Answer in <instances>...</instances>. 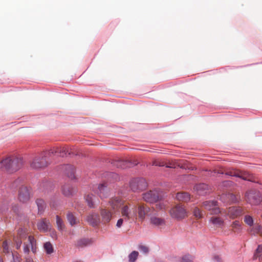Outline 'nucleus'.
I'll return each instance as SVG.
<instances>
[{
  "label": "nucleus",
  "instance_id": "1",
  "mask_svg": "<svg viewBox=\"0 0 262 262\" xmlns=\"http://www.w3.org/2000/svg\"><path fill=\"white\" fill-rule=\"evenodd\" d=\"M23 163V159L20 157L9 156L0 162V169L13 173L19 169Z\"/></svg>",
  "mask_w": 262,
  "mask_h": 262
},
{
  "label": "nucleus",
  "instance_id": "2",
  "mask_svg": "<svg viewBox=\"0 0 262 262\" xmlns=\"http://www.w3.org/2000/svg\"><path fill=\"white\" fill-rule=\"evenodd\" d=\"M48 156H50L48 151H43L39 155L35 156L30 163L31 167L38 169L47 167L49 164L47 160Z\"/></svg>",
  "mask_w": 262,
  "mask_h": 262
},
{
  "label": "nucleus",
  "instance_id": "3",
  "mask_svg": "<svg viewBox=\"0 0 262 262\" xmlns=\"http://www.w3.org/2000/svg\"><path fill=\"white\" fill-rule=\"evenodd\" d=\"M171 217L178 221L185 219L188 215L187 211L185 207L180 204L173 207L170 210Z\"/></svg>",
  "mask_w": 262,
  "mask_h": 262
},
{
  "label": "nucleus",
  "instance_id": "4",
  "mask_svg": "<svg viewBox=\"0 0 262 262\" xmlns=\"http://www.w3.org/2000/svg\"><path fill=\"white\" fill-rule=\"evenodd\" d=\"M245 199L248 203L252 205H258L262 201L260 193L255 190H251L246 192Z\"/></svg>",
  "mask_w": 262,
  "mask_h": 262
},
{
  "label": "nucleus",
  "instance_id": "5",
  "mask_svg": "<svg viewBox=\"0 0 262 262\" xmlns=\"http://www.w3.org/2000/svg\"><path fill=\"white\" fill-rule=\"evenodd\" d=\"M129 186L133 191L136 192L145 189L147 184L143 178H135L130 181Z\"/></svg>",
  "mask_w": 262,
  "mask_h": 262
},
{
  "label": "nucleus",
  "instance_id": "6",
  "mask_svg": "<svg viewBox=\"0 0 262 262\" xmlns=\"http://www.w3.org/2000/svg\"><path fill=\"white\" fill-rule=\"evenodd\" d=\"M203 205L206 209L210 211V214L217 215L221 213L217 201H206L203 202Z\"/></svg>",
  "mask_w": 262,
  "mask_h": 262
},
{
  "label": "nucleus",
  "instance_id": "7",
  "mask_svg": "<svg viewBox=\"0 0 262 262\" xmlns=\"http://www.w3.org/2000/svg\"><path fill=\"white\" fill-rule=\"evenodd\" d=\"M159 198V192L156 190H150L143 194V199L149 203L157 202Z\"/></svg>",
  "mask_w": 262,
  "mask_h": 262
},
{
  "label": "nucleus",
  "instance_id": "8",
  "mask_svg": "<svg viewBox=\"0 0 262 262\" xmlns=\"http://www.w3.org/2000/svg\"><path fill=\"white\" fill-rule=\"evenodd\" d=\"M227 215L231 219H234L242 216L244 213V210L241 207L232 206L228 208Z\"/></svg>",
  "mask_w": 262,
  "mask_h": 262
},
{
  "label": "nucleus",
  "instance_id": "9",
  "mask_svg": "<svg viewBox=\"0 0 262 262\" xmlns=\"http://www.w3.org/2000/svg\"><path fill=\"white\" fill-rule=\"evenodd\" d=\"M50 156L51 155H57L60 157H64L67 154H70L69 149L67 147H53L48 151Z\"/></svg>",
  "mask_w": 262,
  "mask_h": 262
},
{
  "label": "nucleus",
  "instance_id": "10",
  "mask_svg": "<svg viewBox=\"0 0 262 262\" xmlns=\"http://www.w3.org/2000/svg\"><path fill=\"white\" fill-rule=\"evenodd\" d=\"M97 194L101 198H106L109 195V189L107 188L106 183L104 182L98 186L96 191Z\"/></svg>",
  "mask_w": 262,
  "mask_h": 262
},
{
  "label": "nucleus",
  "instance_id": "11",
  "mask_svg": "<svg viewBox=\"0 0 262 262\" xmlns=\"http://www.w3.org/2000/svg\"><path fill=\"white\" fill-rule=\"evenodd\" d=\"M100 213L101 217V222L103 224H108L112 219L113 214L111 211L106 208H101Z\"/></svg>",
  "mask_w": 262,
  "mask_h": 262
},
{
  "label": "nucleus",
  "instance_id": "12",
  "mask_svg": "<svg viewBox=\"0 0 262 262\" xmlns=\"http://www.w3.org/2000/svg\"><path fill=\"white\" fill-rule=\"evenodd\" d=\"M18 199L23 203H26L30 199V194L27 187L22 186L19 190Z\"/></svg>",
  "mask_w": 262,
  "mask_h": 262
},
{
  "label": "nucleus",
  "instance_id": "13",
  "mask_svg": "<svg viewBox=\"0 0 262 262\" xmlns=\"http://www.w3.org/2000/svg\"><path fill=\"white\" fill-rule=\"evenodd\" d=\"M108 204L111 206L112 210L116 212L122 206L123 201L118 198H114L110 199Z\"/></svg>",
  "mask_w": 262,
  "mask_h": 262
},
{
  "label": "nucleus",
  "instance_id": "14",
  "mask_svg": "<svg viewBox=\"0 0 262 262\" xmlns=\"http://www.w3.org/2000/svg\"><path fill=\"white\" fill-rule=\"evenodd\" d=\"M86 221L94 227L98 226L100 223V219L99 214L95 212L90 214L86 217Z\"/></svg>",
  "mask_w": 262,
  "mask_h": 262
},
{
  "label": "nucleus",
  "instance_id": "15",
  "mask_svg": "<svg viewBox=\"0 0 262 262\" xmlns=\"http://www.w3.org/2000/svg\"><path fill=\"white\" fill-rule=\"evenodd\" d=\"M61 169L69 178L71 179L75 178V168L73 166L69 164L63 165L61 166Z\"/></svg>",
  "mask_w": 262,
  "mask_h": 262
},
{
  "label": "nucleus",
  "instance_id": "16",
  "mask_svg": "<svg viewBox=\"0 0 262 262\" xmlns=\"http://www.w3.org/2000/svg\"><path fill=\"white\" fill-rule=\"evenodd\" d=\"M226 175L229 176L231 177H235L237 178H240L244 180L253 181L252 174L249 173H245L243 175H240L237 172L234 171H229L226 172Z\"/></svg>",
  "mask_w": 262,
  "mask_h": 262
},
{
  "label": "nucleus",
  "instance_id": "17",
  "mask_svg": "<svg viewBox=\"0 0 262 262\" xmlns=\"http://www.w3.org/2000/svg\"><path fill=\"white\" fill-rule=\"evenodd\" d=\"M194 189L198 194L200 195H206L208 191V185L205 183L196 184L194 187Z\"/></svg>",
  "mask_w": 262,
  "mask_h": 262
},
{
  "label": "nucleus",
  "instance_id": "18",
  "mask_svg": "<svg viewBox=\"0 0 262 262\" xmlns=\"http://www.w3.org/2000/svg\"><path fill=\"white\" fill-rule=\"evenodd\" d=\"M150 208L144 205H140L138 207V212L139 218L143 220L146 215H149Z\"/></svg>",
  "mask_w": 262,
  "mask_h": 262
},
{
  "label": "nucleus",
  "instance_id": "19",
  "mask_svg": "<svg viewBox=\"0 0 262 262\" xmlns=\"http://www.w3.org/2000/svg\"><path fill=\"white\" fill-rule=\"evenodd\" d=\"M50 226V222L46 219H43L37 224L38 229L40 231L46 232L48 230Z\"/></svg>",
  "mask_w": 262,
  "mask_h": 262
},
{
  "label": "nucleus",
  "instance_id": "20",
  "mask_svg": "<svg viewBox=\"0 0 262 262\" xmlns=\"http://www.w3.org/2000/svg\"><path fill=\"white\" fill-rule=\"evenodd\" d=\"M209 223L217 227H221L224 225V220L219 216H212L210 219Z\"/></svg>",
  "mask_w": 262,
  "mask_h": 262
},
{
  "label": "nucleus",
  "instance_id": "21",
  "mask_svg": "<svg viewBox=\"0 0 262 262\" xmlns=\"http://www.w3.org/2000/svg\"><path fill=\"white\" fill-rule=\"evenodd\" d=\"M121 212L122 216L124 217V220L125 221H128L130 219L131 211L127 205H125L122 206L121 209Z\"/></svg>",
  "mask_w": 262,
  "mask_h": 262
},
{
  "label": "nucleus",
  "instance_id": "22",
  "mask_svg": "<svg viewBox=\"0 0 262 262\" xmlns=\"http://www.w3.org/2000/svg\"><path fill=\"white\" fill-rule=\"evenodd\" d=\"M85 200L88 205L90 208H94L96 197L93 194H88L85 196Z\"/></svg>",
  "mask_w": 262,
  "mask_h": 262
},
{
  "label": "nucleus",
  "instance_id": "23",
  "mask_svg": "<svg viewBox=\"0 0 262 262\" xmlns=\"http://www.w3.org/2000/svg\"><path fill=\"white\" fill-rule=\"evenodd\" d=\"M176 198L179 201L187 202L190 200V195L187 192H181L177 193Z\"/></svg>",
  "mask_w": 262,
  "mask_h": 262
},
{
  "label": "nucleus",
  "instance_id": "24",
  "mask_svg": "<svg viewBox=\"0 0 262 262\" xmlns=\"http://www.w3.org/2000/svg\"><path fill=\"white\" fill-rule=\"evenodd\" d=\"M104 177L106 178L107 181L110 183L114 182L119 180L118 174L115 172H106L104 173Z\"/></svg>",
  "mask_w": 262,
  "mask_h": 262
},
{
  "label": "nucleus",
  "instance_id": "25",
  "mask_svg": "<svg viewBox=\"0 0 262 262\" xmlns=\"http://www.w3.org/2000/svg\"><path fill=\"white\" fill-rule=\"evenodd\" d=\"M62 191L65 196H69L73 194L74 188L69 184H67L62 187Z\"/></svg>",
  "mask_w": 262,
  "mask_h": 262
},
{
  "label": "nucleus",
  "instance_id": "26",
  "mask_svg": "<svg viewBox=\"0 0 262 262\" xmlns=\"http://www.w3.org/2000/svg\"><path fill=\"white\" fill-rule=\"evenodd\" d=\"M67 218L68 221L72 226L77 224L79 222V221L77 220L76 217L74 215V214L71 212H69L67 213Z\"/></svg>",
  "mask_w": 262,
  "mask_h": 262
},
{
  "label": "nucleus",
  "instance_id": "27",
  "mask_svg": "<svg viewBox=\"0 0 262 262\" xmlns=\"http://www.w3.org/2000/svg\"><path fill=\"white\" fill-rule=\"evenodd\" d=\"M150 223L155 226H162L165 225V221L164 219L153 216L150 218Z\"/></svg>",
  "mask_w": 262,
  "mask_h": 262
},
{
  "label": "nucleus",
  "instance_id": "28",
  "mask_svg": "<svg viewBox=\"0 0 262 262\" xmlns=\"http://www.w3.org/2000/svg\"><path fill=\"white\" fill-rule=\"evenodd\" d=\"M28 241L30 245H31L32 252L34 254L36 253L37 251V244L36 239L34 236L29 235L28 236Z\"/></svg>",
  "mask_w": 262,
  "mask_h": 262
},
{
  "label": "nucleus",
  "instance_id": "29",
  "mask_svg": "<svg viewBox=\"0 0 262 262\" xmlns=\"http://www.w3.org/2000/svg\"><path fill=\"white\" fill-rule=\"evenodd\" d=\"M228 203H237L241 200L240 196H236L233 193H228Z\"/></svg>",
  "mask_w": 262,
  "mask_h": 262
},
{
  "label": "nucleus",
  "instance_id": "30",
  "mask_svg": "<svg viewBox=\"0 0 262 262\" xmlns=\"http://www.w3.org/2000/svg\"><path fill=\"white\" fill-rule=\"evenodd\" d=\"M36 203L38 207V213L41 214L44 211L46 207V204L42 199H37Z\"/></svg>",
  "mask_w": 262,
  "mask_h": 262
},
{
  "label": "nucleus",
  "instance_id": "31",
  "mask_svg": "<svg viewBox=\"0 0 262 262\" xmlns=\"http://www.w3.org/2000/svg\"><path fill=\"white\" fill-rule=\"evenodd\" d=\"M56 223L58 230L60 232H62L65 229V225L59 215H56Z\"/></svg>",
  "mask_w": 262,
  "mask_h": 262
},
{
  "label": "nucleus",
  "instance_id": "32",
  "mask_svg": "<svg viewBox=\"0 0 262 262\" xmlns=\"http://www.w3.org/2000/svg\"><path fill=\"white\" fill-rule=\"evenodd\" d=\"M91 244V239L89 238H82L78 240L76 246L78 248L83 247Z\"/></svg>",
  "mask_w": 262,
  "mask_h": 262
},
{
  "label": "nucleus",
  "instance_id": "33",
  "mask_svg": "<svg viewBox=\"0 0 262 262\" xmlns=\"http://www.w3.org/2000/svg\"><path fill=\"white\" fill-rule=\"evenodd\" d=\"M116 164L117 167L121 168H125L130 167L132 165L130 162L122 160L117 161Z\"/></svg>",
  "mask_w": 262,
  "mask_h": 262
},
{
  "label": "nucleus",
  "instance_id": "34",
  "mask_svg": "<svg viewBox=\"0 0 262 262\" xmlns=\"http://www.w3.org/2000/svg\"><path fill=\"white\" fill-rule=\"evenodd\" d=\"M231 227L232 228V230L234 232L239 233L242 231V226L239 222L238 221H234Z\"/></svg>",
  "mask_w": 262,
  "mask_h": 262
},
{
  "label": "nucleus",
  "instance_id": "35",
  "mask_svg": "<svg viewBox=\"0 0 262 262\" xmlns=\"http://www.w3.org/2000/svg\"><path fill=\"white\" fill-rule=\"evenodd\" d=\"M43 248L47 254H51L54 252L53 246L49 242L44 244Z\"/></svg>",
  "mask_w": 262,
  "mask_h": 262
},
{
  "label": "nucleus",
  "instance_id": "36",
  "mask_svg": "<svg viewBox=\"0 0 262 262\" xmlns=\"http://www.w3.org/2000/svg\"><path fill=\"white\" fill-rule=\"evenodd\" d=\"M194 258V256L187 254L181 257L180 262H193Z\"/></svg>",
  "mask_w": 262,
  "mask_h": 262
},
{
  "label": "nucleus",
  "instance_id": "37",
  "mask_svg": "<svg viewBox=\"0 0 262 262\" xmlns=\"http://www.w3.org/2000/svg\"><path fill=\"white\" fill-rule=\"evenodd\" d=\"M27 231L23 228H19L17 231V237L21 239H26L27 237Z\"/></svg>",
  "mask_w": 262,
  "mask_h": 262
},
{
  "label": "nucleus",
  "instance_id": "38",
  "mask_svg": "<svg viewBox=\"0 0 262 262\" xmlns=\"http://www.w3.org/2000/svg\"><path fill=\"white\" fill-rule=\"evenodd\" d=\"M193 214L197 219H200L203 217V214L201 210L198 207H195L193 210Z\"/></svg>",
  "mask_w": 262,
  "mask_h": 262
},
{
  "label": "nucleus",
  "instance_id": "39",
  "mask_svg": "<svg viewBox=\"0 0 262 262\" xmlns=\"http://www.w3.org/2000/svg\"><path fill=\"white\" fill-rule=\"evenodd\" d=\"M138 256V252L136 251H133L131 253L128 255L129 261V262H135Z\"/></svg>",
  "mask_w": 262,
  "mask_h": 262
},
{
  "label": "nucleus",
  "instance_id": "40",
  "mask_svg": "<svg viewBox=\"0 0 262 262\" xmlns=\"http://www.w3.org/2000/svg\"><path fill=\"white\" fill-rule=\"evenodd\" d=\"M244 222L250 226H252L253 224V218L250 215H245L244 217Z\"/></svg>",
  "mask_w": 262,
  "mask_h": 262
},
{
  "label": "nucleus",
  "instance_id": "41",
  "mask_svg": "<svg viewBox=\"0 0 262 262\" xmlns=\"http://www.w3.org/2000/svg\"><path fill=\"white\" fill-rule=\"evenodd\" d=\"M262 253V246L261 245H258L255 252L254 254V258L257 259V257H259L261 256V254Z\"/></svg>",
  "mask_w": 262,
  "mask_h": 262
},
{
  "label": "nucleus",
  "instance_id": "42",
  "mask_svg": "<svg viewBox=\"0 0 262 262\" xmlns=\"http://www.w3.org/2000/svg\"><path fill=\"white\" fill-rule=\"evenodd\" d=\"M13 241L16 245V248L17 249H19L21 247L22 244V241L21 238H19L17 237L14 236L13 238Z\"/></svg>",
  "mask_w": 262,
  "mask_h": 262
},
{
  "label": "nucleus",
  "instance_id": "43",
  "mask_svg": "<svg viewBox=\"0 0 262 262\" xmlns=\"http://www.w3.org/2000/svg\"><path fill=\"white\" fill-rule=\"evenodd\" d=\"M2 247H3V251L4 253H5V254H8L9 253V252H10L8 244L7 241H5L3 242Z\"/></svg>",
  "mask_w": 262,
  "mask_h": 262
},
{
  "label": "nucleus",
  "instance_id": "44",
  "mask_svg": "<svg viewBox=\"0 0 262 262\" xmlns=\"http://www.w3.org/2000/svg\"><path fill=\"white\" fill-rule=\"evenodd\" d=\"M156 206V208L158 210L164 209L165 208V206H166L165 203L163 202H157Z\"/></svg>",
  "mask_w": 262,
  "mask_h": 262
},
{
  "label": "nucleus",
  "instance_id": "45",
  "mask_svg": "<svg viewBox=\"0 0 262 262\" xmlns=\"http://www.w3.org/2000/svg\"><path fill=\"white\" fill-rule=\"evenodd\" d=\"M228 193H223L220 195V200L224 203H228Z\"/></svg>",
  "mask_w": 262,
  "mask_h": 262
},
{
  "label": "nucleus",
  "instance_id": "46",
  "mask_svg": "<svg viewBox=\"0 0 262 262\" xmlns=\"http://www.w3.org/2000/svg\"><path fill=\"white\" fill-rule=\"evenodd\" d=\"M233 184V182L231 181H224L222 184L221 186L222 187H230L232 186Z\"/></svg>",
  "mask_w": 262,
  "mask_h": 262
},
{
  "label": "nucleus",
  "instance_id": "47",
  "mask_svg": "<svg viewBox=\"0 0 262 262\" xmlns=\"http://www.w3.org/2000/svg\"><path fill=\"white\" fill-rule=\"evenodd\" d=\"M139 250L143 252L144 253H147L149 251V250H148V247H147L146 246H143V245H140L139 246Z\"/></svg>",
  "mask_w": 262,
  "mask_h": 262
},
{
  "label": "nucleus",
  "instance_id": "48",
  "mask_svg": "<svg viewBox=\"0 0 262 262\" xmlns=\"http://www.w3.org/2000/svg\"><path fill=\"white\" fill-rule=\"evenodd\" d=\"M23 250H24V252L25 254H28L30 252L29 246L27 244H26L25 243L24 244Z\"/></svg>",
  "mask_w": 262,
  "mask_h": 262
},
{
  "label": "nucleus",
  "instance_id": "49",
  "mask_svg": "<svg viewBox=\"0 0 262 262\" xmlns=\"http://www.w3.org/2000/svg\"><path fill=\"white\" fill-rule=\"evenodd\" d=\"M212 259L214 262H223L222 257L218 255H214Z\"/></svg>",
  "mask_w": 262,
  "mask_h": 262
},
{
  "label": "nucleus",
  "instance_id": "50",
  "mask_svg": "<svg viewBox=\"0 0 262 262\" xmlns=\"http://www.w3.org/2000/svg\"><path fill=\"white\" fill-rule=\"evenodd\" d=\"M124 222V219L122 218L119 219L117 222L116 227L118 228H120L122 227Z\"/></svg>",
  "mask_w": 262,
  "mask_h": 262
},
{
  "label": "nucleus",
  "instance_id": "51",
  "mask_svg": "<svg viewBox=\"0 0 262 262\" xmlns=\"http://www.w3.org/2000/svg\"><path fill=\"white\" fill-rule=\"evenodd\" d=\"M152 165L158 166H163L164 164L158 161H155L152 162Z\"/></svg>",
  "mask_w": 262,
  "mask_h": 262
},
{
  "label": "nucleus",
  "instance_id": "52",
  "mask_svg": "<svg viewBox=\"0 0 262 262\" xmlns=\"http://www.w3.org/2000/svg\"><path fill=\"white\" fill-rule=\"evenodd\" d=\"M13 258V262H20V258L17 256L16 255L15 256L13 254H12Z\"/></svg>",
  "mask_w": 262,
  "mask_h": 262
},
{
  "label": "nucleus",
  "instance_id": "53",
  "mask_svg": "<svg viewBox=\"0 0 262 262\" xmlns=\"http://www.w3.org/2000/svg\"><path fill=\"white\" fill-rule=\"evenodd\" d=\"M257 233L262 235V226L258 225L256 228Z\"/></svg>",
  "mask_w": 262,
  "mask_h": 262
},
{
  "label": "nucleus",
  "instance_id": "54",
  "mask_svg": "<svg viewBox=\"0 0 262 262\" xmlns=\"http://www.w3.org/2000/svg\"><path fill=\"white\" fill-rule=\"evenodd\" d=\"M25 261L26 262H34L33 259L29 256L25 257Z\"/></svg>",
  "mask_w": 262,
  "mask_h": 262
},
{
  "label": "nucleus",
  "instance_id": "55",
  "mask_svg": "<svg viewBox=\"0 0 262 262\" xmlns=\"http://www.w3.org/2000/svg\"><path fill=\"white\" fill-rule=\"evenodd\" d=\"M51 236L53 238H55L56 239H57V234H56V231H53L52 233H51Z\"/></svg>",
  "mask_w": 262,
  "mask_h": 262
},
{
  "label": "nucleus",
  "instance_id": "56",
  "mask_svg": "<svg viewBox=\"0 0 262 262\" xmlns=\"http://www.w3.org/2000/svg\"><path fill=\"white\" fill-rule=\"evenodd\" d=\"M21 180L20 179L18 178V179H17V180L14 182V184H17V183H20V181H21Z\"/></svg>",
  "mask_w": 262,
  "mask_h": 262
},
{
  "label": "nucleus",
  "instance_id": "57",
  "mask_svg": "<svg viewBox=\"0 0 262 262\" xmlns=\"http://www.w3.org/2000/svg\"><path fill=\"white\" fill-rule=\"evenodd\" d=\"M166 167H172L171 166L167 165V166H166Z\"/></svg>",
  "mask_w": 262,
  "mask_h": 262
},
{
  "label": "nucleus",
  "instance_id": "58",
  "mask_svg": "<svg viewBox=\"0 0 262 262\" xmlns=\"http://www.w3.org/2000/svg\"><path fill=\"white\" fill-rule=\"evenodd\" d=\"M212 171H211V172H210V175H211V174H212ZM209 174H210V173H209Z\"/></svg>",
  "mask_w": 262,
  "mask_h": 262
},
{
  "label": "nucleus",
  "instance_id": "59",
  "mask_svg": "<svg viewBox=\"0 0 262 262\" xmlns=\"http://www.w3.org/2000/svg\"><path fill=\"white\" fill-rule=\"evenodd\" d=\"M137 163H136L134 164V165H137Z\"/></svg>",
  "mask_w": 262,
  "mask_h": 262
},
{
  "label": "nucleus",
  "instance_id": "60",
  "mask_svg": "<svg viewBox=\"0 0 262 262\" xmlns=\"http://www.w3.org/2000/svg\"><path fill=\"white\" fill-rule=\"evenodd\" d=\"M75 262H81V261H75Z\"/></svg>",
  "mask_w": 262,
  "mask_h": 262
}]
</instances>
